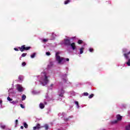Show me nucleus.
Returning a JSON list of instances; mask_svg holds the SVG:
<instances>
[{"label": "nucleus", "mask_w": 130, "mask_h": 130, "mask_svg": "<svg viewBox=\"0 0 130 130\" xmlns=\"http://www.w3.org/2000/svg\"><path fill=\"white\" fill-rule=\"evenodd\" d=\"M59 54V52H56L55 55L56 60L58 61L59 64L61 63V61L64 60V58L60 57V56L58 55Z\"/></svg>", "instance_id": "1"}, {"label": "nucleus", "mask_w": 130, "mask_h": 130, "mask_svg": "<svg viewBox=\"0 0 130 130\" xmlns=\"http://www.w3.org/2000/svg\"><path fill=\"white\" fill-rule=\"evenodd\" d=\"M116 118L117 119V120H115L112 121V123L115 124L117 123L118 121H121L122 119V116H121L120 114H118L116 116Z\"/></svg>", "instance_id": "2"}, {"label": "nucleus", "mask_w": 130, "mask_h": 130, "mask_svg": "<svg viewBox=\"0 0 130 130\" xmlns=\"http://www.w3.org/2000/svg\"><path fill=\"white\" fill-rule=\"evenodd\" d=\"M20 51L23 52V51H25V50H29L31 49V47H26V45H23L21 46L20 47H18Z\"/></svg>", "instance_id": "3"}, {"label": "nucleus", "mask_w": 130, "mask_h": 130, "mask_svg": "<svg viewBox=\"0 0 130 130\" xmlns=\"http://www.w3.org/2000/svg\"><path fill=\"white\" fill-rule=\"evenodd\" d=\"M63 44L70 46L71 45V40L69 38L64 40Z\"/></svg>", "instance_id": "4"}, {"label": "nucleus", "mask_w": 130, "mask_h": 130, "mask_svg": "<svg viewBox=\"0 0 130 130\" xmlns=\"http://www.w3.org/2000/svg\"><path fill=\"white\" fill-rule=\"evenodd\" d=\"M17 90L18 91V92H23L24 91V89L23 88V87H22V85L20 84H17Z\"/></svg>", "instance_id": "5"}, {"label": "nucleus", "mask_w": 130, "mask_h": 130, "mask_svg": "<svg viewBox=\"0 0 130 130\" xmlns=\"http://www.w3.org/2000/svg\"><path fill=\"white\" fill-rule=\"evenodd\" d=\"M43 82L45 83V85H47V84H48V82H49V80H48V77L46 75H45V78L43 79Z\"/></svg>", "instance_id": "6"}, {"label": "nucleus", "mask_w": 130, "mask_h": 130, "mask_svg": "<svg viewBox=\"0 0 130 130\" xmlns=\"http://www.w3.org/2000/svg\"><path fill=\"white\" fill-rule=\"evenodd\" d=\"M42 128V126H40V124H37V126H34L33 127L34 130H36V129H40V128Z\"/></svg>", "instance_id": "7"}, {"label": "nucleus", "mask_w": 130, "mask_h": 130, "mask_svg": "<svg viewBox=\"0 0 130 130\" xmlns=\"http://www.w3.org/2000/svg\"><path fill=\"white\" fill-rule=\"evenodd\" d=\"M70 46H71L73 50H75V49H76V43H72V44H70Z\"/></svg>", "instance_id": "8"}, {"label": "nucleus", "mask_w": 130, "mask_h": 130, "mask_svg": "<svg viewBox=\"0 0 130 130\" xmlns=\"http://www.w3.org/2000/svg\"><path fill=\"white\" fill-rule=\"evenodd\" d=\"M130 54V51L128 52L127 53H124L123 55L124 57H125L126 59H128V55Z\"/></svg>", "instance_id": "9"}, {"label": "nucleus", "mask_w": 130, "mask_h": 130, "mask_svg": "<svg viewBox=\"0 0 130 130\" xmlns=\"http://www.w3.org/2000/svg\"><path fill=\"white\" fill-rule=\"evenodd\" d=\"M49 126L48 124H45L44 126H42V127H44L46 130H48L49 128Z\"/></svg>", "instance_id": "10"}, {"label": "nucleus", "mask_w": 130, "mask_h": 130, "mask_svg": "<svg viewBox=\"0 0 130 130\" xmlns=\"http://www.w3.org/2000/svg\"><path fill=\"white\" fill-rule=\"evenodd\" d=\"M84 49L85 48L84 47H82L80 49V54H82L83 52H84Z\"/></svg>", "instance_id": "11"}, {"label": "nucleus", "mask_w": 130, "mask_h": 130, "mask_svg": "<svg viewBox=\"0 0 130 130\" xmlns=\"http://www.w3.org/2000/svg\"><path fill=\"white\" fill-rule=\"evenodd\" d=\"M127 51H128V50L126 48H124L122 49V52H123V53H127V52H128Z\"/></svg>", "instance_id": "12"}, {"label": "nucleus", "mask_w": 130, "mask_h": 130, "mask_svg": "<svg viewBox=\"0 0 130 130\" xmlns=\"http://www.w3.org/2000/svg\"><path fill=\"white\" fill-rule=\"evenodd\" d=\"M40 107L41 109H43V108H44V107H45L44 104H43V103H40Z\"/></svg>", "instance_id": "13"}, {"label": "nucleus", "mask_w": 130, "mask_h": 130, "mask_svg": "<svg viewBox=\"0 0 130 130\" xmlns=\"http://www.w3.org/2000/svg\"><path fill=\"white\" fill-rule=\"evenodd\" d=\"M19 103V101H17V100H16V101H12V102H11V103L12 104H14V105H15V104H17V103Z\"/></svg>", "instance_id": "14"}, {"label": "nucleus", "mask_w": 130, "mask_h": 130, "mask_svg": "<svg viewBox=\"0 0 130 130\" xmlns=\"http://www.w3.org/2000/svg\"><path fill=\"white\" fill-rule=\"evenodd\" d=\"M25 99H26V96L25 95V94H23L22 96L21 100H22V101H24V100H25Z\"/></svg>", "instance_id": "15"}, {"label": "nucleus", "mask_w": 130, "mask_h": 130, "mask_svg": "<svg viewBox=\"0 0 130 130\" xmlns=\"http://www.w3.org/2000/svg\"><path fill=\"white\" fill-rule=\"evenodd\" d=\"M23 125L25 128H28V124H27V123L24 122Z\"/></svg>", "instance_id": "16"}, {"label": "nucleus", "mask_w": 130, "mask_h": 130, "mask_svg": "<svg viewBox=\"0 0 130 130\" xmlns=\"http://www.w3.org/2000/svg\"><path fill=\"white\" fill-rule=\"evenodd\" d=\"M71 2L70 0H67L64 1V5H68V4L70 3Z\"/></svg>", "instance_id": "17"}, {"label": "nucleus", "mask_w": 130, "mask_h": 130, "mask_svg": "<svg viewBox=\"0 0 130 130\" xmlns=\"http://www.w3.org/2000/svg\"><path fill=\"white\" fill-rule=\"evenodd\" d=\"M35 55H36V53H34L32 55H31L30 57L31 58H34L35 57Z\"/></svg>", "instance_id": "18"}, {"label": "nucleus", "mask_w": 130, "mask_h": 130, "mask_svg": "<svg viewBox=\"0 0 130 130\" xmlns=\"http://www.w3.org/2000/svg\"><path fill=\"white\" fill-rule=\"evenodd\" d=\"M78 44H82V43H83V41L82 40H79L78 41Z\"/></svg>", "instance_id": "19"}, {"label": "nucleus", "mask_w": 130, "mask_h": 130, "mask_svg": "<svg viewBox=\"0 0 130 130\" xmlns=\"http://www.w3.org/2000/svg\"><path fill=\"white\" fill-rule=\"evenodd\" d=\"M26 55H27V53H23L22 54L21 56L22 57H25V56H26Z\"/></svg>", "instance_id": "20"}, {"label": "nucleus", "mask_w": 130, "mask_h": 130, "mask_svg": "<svg viewBox=\"0 0 130 130\" xmlns=\"http://www.w3.org/2000/svg\"><path fill=\"white\" fill-rule=\"evenodd\" d=\"M126 64L128 66L130 67V59H128V61L126 62Z\"/></svg>", "instance_id": "21"}, {"label": "nucleus", "mask_w": 130, "mask_h": 130, "mask_svg": "<svg viewBox=\"0 0 130 130\" xmlns=\"http://www.w3.org/2000/svg\"><path fill=\"white\" fill-rule=\"evenodd\" d=\"M93 97H94V94H91L88 96V98L91 99V98H93Z\"/></svg>", "instance_id": "22"}, {"label": "nucleus", "mask_w": 130, "mask_h": 130, "mask_svg": "<svg viewBox=\"0 0 130 130\" xmlns=\"http://www.w3.org/2000/svg\"><path fill=\"white\" fill-rule=\"evenodd\" d=\"M7 100H8V101H13V99H11V98H10V96H8V97L7 98Z\"/></svg>", "instance_id": "23"}, {"label": "nucleus", "mask_w": 130, "mask_h": 130, "mask_svg": "<svg viewBox=\"0 0 130 130\" xmlns=\"http://www.w3.org/2000/svg\"><path fill=\"white\" fill-rule=\"evenodd\" d=\"M48 40L46 39H44L43 40V42H44V43H45V42H47Z\"/></svg>", "instance_id": "24"}, {"label": "nucleus", "mask_w": 130, "mask_h": 130, "mask_svg": "<svg viewBox=\"0 0 130 130\" xmlns=\"http://www.w3.org/2000/svg\"><path fill=\"white\" fill-rule=\"evenodd\" d=\"M89 51H90V52H93L94 49L93 48H89Z\"/></svg>", "instance_id": "25"}, {"label": "nucleus", "mask_w": 130, "mask_h": 130, "mask_svg": "<svg viewBox=\"0 0 130 130\" xmlns=\"http://www.w3.org/2000/svg\"><path fill=\"white\" fill-rule=\"evenodd\" d=\"M83 95L84 96H88V95H89V93H88V92H84L83 93Z\"/></svg>", "instance_id": "26"}, {"label": "nucleus", "mask_w": 130, "mask_h": 130, "mask_svg": "<svg viewBox=\"0 0 130 130\" xmlns=\"http://www.w3.org/2000/svg\"><path fill=\"white\" fill-rule=\"evenodd\" d=\"M25 66H26V62H23L22 63V66L25 67Z\"/></svg>", "instance_id": "27"}, {"label": "nucleus", "mask_w": 130, "mask_h": 130, "mask_svg": "<svg viewBox=\"0 0 130 130\" xmlns=\"http://www.w3.org/2000/svg\"><path fill=\"white\" fill-rule=\"evenodd\" d=\"M61 93L63 94H64V90H63V89H61Z\"/></svg>", "instance_id": "28"}, {"label": "nucleus", "mask_w": 130, "mask_h": 130, "mask_svg": "<svg viewBox=\"0 0 130 130\" xmlns=\"http://www.w3.org/2000/svg\"><path fill=\"white\" fill-rule=\"evenodd\" d=\"M75 104L78 106V107H79V102H78V101L75 102Z\"/></svg>", "instance_id": "29"}, {"label": "nucleus", "mask_w": 130, "mask_h": 130, "mask_svg": "<svg viewBox=\"0 0 130 130\" xmlns=\"http://www.w3.org/2000/svg\"><path fill=\"white\" fill-rule=\"evenodd\" d=\"M1 128H2L3 129H5V128H6V126L5 125H2Z\"/></svg>", "instance_id": "30"}, {"label": "nucleus", "mask_w": 130, "mask_h": 130, "mask_svg": "<svg viewBox=\"0 0 130 130\" xmlns=\"http://www.w3.org/2000/svg\"><path fill=\"white\" fill-rule=\"evenodd\" d=\"M59 96L60 97H63V93H60V94H59Z\"/></svg>", "instance_id": "31"}, {"label": "nucleus", "mask_w": 130, "mask_h": 130, "mask_svg": "<svg viewBox=\"0 0 130 130\" xmlns=\"http://www.w3.org/2000/svg\"><path fill=\"white\" fill-rule=\"evenodd\" d=\"M46 55H50V52H47L46 53Z\"/></svg>", "instance_id": "32"}, {"label": "nucleus", "mask_w": 130, "mask_h": 130, "mask_svg": "<svg viewBox=\"0 0 130 130\" xmlns=\"http://www.w3.org/2000/svg\"><path fill=\"white\" fill-rule=\"evenodd\" d=\"M20 107H21V108H25V106H24L23 104H20Z\"/></svg>", "instance_id": "33"}, {"label": "nucleus", "mask_w": 130, "mask_h": 130, "mask_svg": "<svg viewBox=\"0 0 130 130\" xmlns=\"http://www.w3.org/2000/svg\"><path fill=\"white\" fill-rule=\"evenodd\" d=\"M14 49L15 50V51H19V49L17 48H14Z\"/></svg>", "instance_id": "34"}, {"label": "nucleus", "mask_w": 130, "mask_h": 130, "mask_svg": "<svg viewBox=\"0 0 130 130\" xmlns=\"http://www.w3.org/2000/svg\"><path fill=\"white\" fill-rule=\"evenodd\" d=\"M15 123H16V125H17L18 124V119H16L15 120Z\"/></svg>", "instance_id": "35"}, {"label": "nucleus", "mask_w": 130, "mask_h": 130, "mask_svg": "<svg viewBox=\"0 0 130 130\" xmlns=\"http://www.w3.org/2000/svg\"><path fill=\"white\" fill-rule=\"evenodd\" d=\"M20 128H21V129H24V126H21Z\"/></svg>", "instance_id": "36"}, {"label": "nucleus", "mask_w": 130, "mask_h": 130, "mask_svg": "<svg viewBox=\"0 0 130 130\" xmlns=\"http://www.w3.org/2000/svg\"><path fill=\"white\" fill-rule=\"evenodd\" d=\"M18 79L19 80H22V78L21 77V76H19Z\"/></svg>", "instance_id": "37"}, {"label": "nucleus", "mask_w": 130, "mask_h": 130, "mask_svg": "<svg viewBox=\"0 0 130 130\" xmlns=\"http://www.w3.org/2000/svg\"><path fill=\"white\" fill-rule=\"evenodd\" d=\"M69 60H70V59H69V58H66V61H69Z\"/></svg>", "instance_id": "38"}, {"label": "nucleus", "mask_w": 130, "mask_h": 130, "mask_svg": "<svg viewBox=\"0 0 130 130\" xmlns=\"http://www.w3.org/2000/svg\"><path fill=\"white\" fill-rule=\"evenodd\" d=\"M3 103V101H0V104H2Z\"/></svg>", "instance_id": "39"}, {"label": "nucleus", "mask_w": 130, "mask_h": 130, "mask_svg": "<svg viewBox=\"0 0 130 130\" xmlns=\"http://www.w3.org/2000/svg\"><path fill=\"white\" fill-rule=\"evenodd\" d=\"M63 81H64L66 82H67V79H63Z\"/></svg>", "instance_id": "40"}, {"label": "nucleus", "mask_w": 130, "mask_h": 130, "mask_svg": "<svg viewBox=\"0 0 130 130\" xmlns=\"http://www.w3.org/2000/svg\"><path fill=\"white\" fill-rule=\"evenodd\" d=\"M51 87H53V84H51Z\"/></svg>", "instance_id": "41"}, {"label": "nucleus", "mask_w": 130, "mask_h": 130, "mask_svg": "<svg viewBox=\"0 0 130 130\" xmlns=\"http://www.w3.org/2000/svg\"><path fill=\"white\" fill-rule=\"evenodd\" d=\"M41 83H42V82H41ZM42 84H43V86H45V85H44V84H43V83H42Z\"/></svg>", "instance_id": "42"}, {"label": "nucleus", "mask_w": 130, "mask_h": 130, "mask_svg": "<svg viewBox=\"0 0 130 130\" xmlns=\"http://www.w3.org/2000/svg\"><path fill=\"white\" fill-rule=\"evenodd\" d=\"M66 120H69V118H67V119H66Z\"/></svg>", "instance_id": "43"}, {"label": "nucleus", "mask_w": 130, "mask_h": 130, "mask_svg": "<svg viewBox=\"0 0 130 130\" xmlns=\"http://www.w3.org/2000/svg\"><path fill=\"white\" fill-rule=\"evenodd\" d=\"M57 130H60V129L58 128Z\"/></svg>", "instance_id": "44"}, {"label": "nucleus", "mask_w": 130, "mask_h": 130, "mask_svg": "<svg viewBox=\"0 0 130 130\" xmlns=\"http://www.w3.org/2000/svg\"><path fill=\"white\" fill-rule=\"evenodd\" d=\"M65 76H67V74H65Z\"/></svg>", "instance_id": "45"}, {"label": "nucleus", "mask_w": 130, "mask_h": 130, "mask_svg": "<svg viewBox=\"0 0 130 130\" xmlns=\"http://www.w3.org/2000/svg\"><path fill=\"white\" fill-rule=\"evenodd\" d=\"M104 130H105V129H104Z\"/></svg>", "instance_id": "46"}]
</instances>
